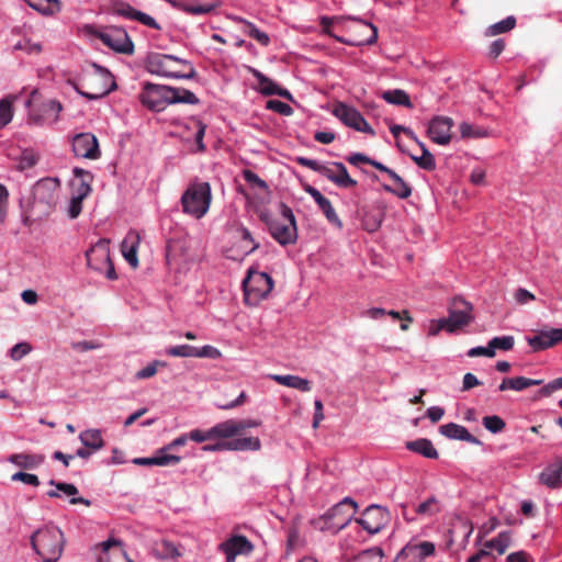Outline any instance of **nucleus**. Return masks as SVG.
Returning a JSON list of instances; mask_svg holds the SVG:
<instances>
[{"label":"nucleus","mask_w":562,"mask_h":562,"mask_svg":"<svg viewBox=\"0 0 562 562\" xmlns=\"http://www.w3.org/2000/svg\"><path fill=\"white\" fill-rule=\"evenodd\" d=\"M234 21L244 24V32L262 46H268L270 44L269 35L266 32L259 30L252 22L240 16H234Z\"/></svg>","instance_id":"nucleus-34"},{"label":"nucleus","mask_w":562,"mask_h":562,"mask_svg":"<svg viewBox=\"0 0 562 562\" xmlns=\"http://www.w3.org/2000/svg\"><path fill=\"white\" fill-rule=\"evenodd\" d=\"M12 481H20L27 485L38 486L40 480L35 474L26 473V472H16L12 475Z\"/></svg>","instance_id":"nucleus-54"},{"label":"nucleus","mask_w":562,"mask_h":562,"mask_svg":"<svg viewBox=\"0 0 562 562\" xmlns=\"http://www.w3.org/2000/svg\"><path fill=\"white\" fill-rule=\"evenodd\" d=\"M435 543L430 541H409L398 553V557L424 560L435 554Z\"/></svg>","instance_id":"nucleus-21"},{"label":"nucleus","mask_w":562,"mask_h":562,"mask_svg":"<svg viewBox=\"0 0 562 562\" xmlns=\"http://www.w3.org/2000/svg\"><path fill=\"white\" fill-rule=\"evenodd\" d=\"M244 179L252 186H256L260 189H267L266 181L251 170L244 171Z\"/></svg>","instance_id":"nucleus-61"},{"label":"nucleus","mask_w":562,"mask_h":562,"mask_svg":"<svg viewBox=\"0 0 562 562\" xmlns=\"http://www.w3.org/2000/svg\"><path fill=\"white\" fill-rule=\"evenodd\" d=\"M491 349L495 352L496 349L508 351L513 349L515 345V338L514 336L506 335V336H496L492 338L490 341Z\"/></svg>","instance_id":"nucleus-47"},{"label":"nucleus","mask_w":562,"mask_h":562,"mask_svg":"<svg viewBox=\"0 0 562 562\" xmlns=\"http://www.w3.org/2000/svg\"><path fill=\"white\" fill-rule=\"evenodd\" d=\"M346 160L356 167H359L360 164L370 165V162H372V158L362 153H351L346 157Z\"/></svg>","instance_id":"nucleus-58"},{"label":"nucleus","mask_w":562,"mask_h":562,"mask_svg":"<svg viewBox=\"0 0 562 562\" xmlns=\"http://www.w3.org/2000/svg\"><path fill=\"white\" fill-rule=\"evenodd\" d=\"M193 125L195 128L194 140H195V144L198 147V151L202 153L205 150V145H204L203 138L205 135L206 125L200 120H194Z\"/></svg>","instance_id":"nucleus-51"},{"label":"nucleus","mask_w":562,"mask_h":562,"mask_svg":"<svg viewBox=\"0 0 562 562\" xmlns=\"http://www.w3.org/2000/svg\"><path fill=\"white\" fill-rule=\"evenodd\" d=\"M220 548L222 551H233L236 554H249L254 550L252 543L241 535L232 536Z\"/></svg>","instance_id":"nucleus-29"},{"label":"nucleus","mask_w":562,"mask_h":562,"mask_svg":"<svg viewBox=\"0 0 562 562\" xmlns=\"http://www.w3.org/2000/svg\"><path fill=\"white\" fill-rule=\"evenodd\" d=\"M406 449L427 459H437L439 456L431 440L427 438H419L416 440L407 441Z\"/></svg>","instance_id":"nucleus-30"},{"label":"nucleus","mask_w":562,"mask_h":562,"mask_svg":"<svg viewBox=\"0 0 562 562\" xmlns=\"http://www.w3.org/2000/svg\"><path fill=\"white\" fill-rule=\"evenodd\" d=\"M29 7L37 11L38 13L52 16L61 10V3L59 0H24Z\"/></svg>","instance_id":"nucleus-33"},{"label":"nucleus","mask_w":562,"mask_h":562,"mask_svg":"<svg viewBox=\"0 0 562 562\" xmlns=\"http://www.w3.org/2000/svg\"><path fill=\"white\" fill-rule=\"evenodd\" d=\"M45 460L43 454L37 453H15L9 457V461L16 467L34 470L38 468Z\"/></svg>","instance_id":"nucleus-31"},{"label":"nucleus","mask_w":562,"mask_h":562,"mask_svg":"<svg viewBox=\"0 0 562 562\" xmlns=\"http://www.w3.org/2000/svg\"><path fill=\"white\" fill-rule=\"evenodd\" d=\"M169 451L166 449V446L160 448L156 454L154 456L155 465L157 467H168L176 465L181 461V457L176 454L167 453Z\"/></svg>","instance_id":"nucleus-45"},{"label":"nucleus","mask_w":562,"mask_h":562,"mask_svg":"<svg viewBox=\"0 0 562 562\" xmlns=\"http://www.w3.org/2000/svg\"><path fill=\"white\" fill-rule=\"evenodd\" d=\"M417 515L423 517H432L440 512L439 501L436 496H430L418 504L415 508Z\"/></svg>","instance_id":"nucleus-40"},{"label":"nucleus","mask_w":562,"mask_h":562,"mask_svg":"<svg viewBox=\"0 0 562 562\" xmlns=\"http://www.w3.org/2000/svg\"><path fill=\"white\" fill-rule=\"evenodd\" d=\"M391 520L387 508L378 505H369L355 521L359 524L369 535L379 533Z\"/></svg>","instance_id":"nucleus-9"},{"label":"nucleus","mask_w":562,"mask_h":562,"mask_svg":"<svg viewBox=\"0 0 562 562\" xmlns=\"http://www.w3.org/2000/svg\"><path fill=\"white\" fill-rule=\"evenodd\" d=\"M422 148V156H414L412 155V160L415 161V164L425 170L431 171L436 168V160L434 155L428 150V148L423 143H418Z\"/></svg>","instance_id":"nucleus-41"},{"label":"nucleus","mask_w":562,"mask_h":562,"mask_svg":"<svg viewBox=\"0 0 562 562\" xmlns=\"http://www.w3.org/2000/svg\"><path fill=\"white\" fill-rule=\"evenodd\" d=\"M114 12L124 19H127L131 21H137L140 24H143L149 29L157 30V31L161 30L160 24L151 15H149L140 10L135 9L127 2H124V1L116 2L114 4Z\"/></svg>","instance_id":"nucleus-15"},{"label":"nucleus","mask_w":562,"mask_h":562,"mask_svg":"<svg viewBox=\"0 0 562 562\" xmlns=\"http://www.w3.org/2000/svg\"><path fill=\"white\" fill-rule=\"evenodd\" d=\"M268 378L280 385L292 387L302 392H310L312 383L307 379L293 374H269Z\"/></svg>","instance_id":"nucleus-27"},{"label":"nucleus","mask_w":562,"mask_h":562,"mask_svg":"<svg viewBox=\"0 0 562 562\" xmlns=\"http://www.w3.org/2000/svg\"><path fill=\"white\" fill-rule=\"evenodd\" d=\"M236 233L238 234L243 243V246L246 248V254H251L259 248V243L255 240L252 234L247 227H245L244 225H239L236 228Z\"/></svg>","instance_id":"nucleus-43"},{"label":"nucleus","mask_w":562,"mask_h":562,"mask_svg":"<svg viewBox=\"0 0 562 562\" xmlns=\"http://www.w3.org/2000/svg\"><path fill=\"white\" fill-rule=\"evenodd\" d=\"M58 186L57 179L45 178L38 180L33 187L34 199L41 203L49 204L54 200V193Z\"/></svg>","instance_id":"nucleus-25"},{"label":"nucleus","mask_w":562,"mask_h":562,"mask_svg":"<svg viewBox=\"0 0 562 562\" xmlns=\"http://www.w3.org/2000/svg\"><path fill=\"white\" fill-rule=\"evenodd\" d=\"M72 151L77 157L98 159L101 155L97 137L91 133H80L72 138Z\"/></svg>","instance_id":"nucleus-14"},{"label":"nucleus","mask_w":562,"mask_h":562,"mask_svg":"<svg viewBox=\"0 0 562 562\" xmlns=\"http://www.w3.org/2000/svg\"><path fill=\"white\" fill-rule=\"evenodd\" d=\"M139 243V234L136 231L131 229L124 237L121 245L122 255L132 268L138 267L137 250Z\"/></svg>","instance_id":"nucleus-23"},{"label":"nucleus","mask_w":562,"mask_h":562,"mask_svg":"<svg viewBox=\"0 0 562 562\" xmlns=\"http://www.w3.org/2000/svg\"><path fill=\"white\" fill-rule=\"evenodd\" d=\"M357 509L358 504L353 498H342L321 517L324 521L322 529H333L335 532L342 530L353 519Z\"/></svg>","instance_id":"nucleus-8"},{"label":"nucleus","mask_w":562,"mask_h":562,"mask_svg":"<svg viewBox=\"0 0 562 562\" xmlns=\"http://www.w3.org/2000/svg\"><path fill=\"white\" fill-rule=\"evenodd\" d=\"M16 100V94H9L0 99V130L11 123L14 115L13 103Z\"/></svg>","instance_id":"nucleus-36"},{"label":"nucleus","mask_w":562,"mask_h":562,"mask_svg":"<svg viewBox=\"0 0 562 562\" xmlns=\"http://www.w3.org/2000/svg\"><path fill=\"white\" fill-rule=\"evenodd\" d=\"M86 258L88 266L97 271H103L104 266L109 265L110 247L109 240L100 239L90 249L86 251Z\"/></svg>","instance_id":"nucleus-17"},{"label":"nucleus","mask_w":562,"mask_h":562,"mask_svg":"<svg viewBox=\"0 0 562 562\" xmlns=\"http://www.w3.org/2000/svg\"><path fill=\"white\" fill-rule=\"evenodd\" d=\"M170 104H198L199 98L190 90L184 88H173L169 86Z\"/></svg>","instance_id":"nucleus-35"},{"label":"nucleus","mask_w":562,"mask_h":562,"mask_svg":"<svg viewBox=\"0 0 562 562\" xmlns=\"http://www.w3.org/2000/svg\"><path fill=\"white\" fill-rule=\"evenodd\" d=\"M448 324L447 322L445 321V317L442 318H438V319H432L430 322V326H429V330H428V334L430 336H436L438 335L441 330H446L448 331Z\"/></svg>","instance_id":"nucleus-62"},{"label":"nucleus","mask_w":562,"mask_h":562,"mask_svg":"<svg viewBox=\"0 0 562 562\" xmlns=\"http://www.w3.org/2000/svg\"><path fill=\"white\" fill-rule=\"evenodd\" d=\"M506 562H530V557L525 551L509 553Z\"/></svg>","instance_id":"nucleus-64"},{"label":"nucleus","mask_w":562,"mask_h":562,"mask_svg":"<svg viewBox=\"0 0 562 562\" xmlns=\"http://www.w3.org/2000/svg\"><path fill=\"white\" fill-rule=\"evenodd\" d=\"M280 218L268 229L270 236L281 246L296 243L299 234L296 220L292 209L283 202L279 203Z\"/></svg>","instance_id":"nucleus-7"},{"label":"nucleus","mask_w":562,"mask_h":562,"mask_svg":"<svg viewBox=\"0 0 562 562\" xmlns=\"http://www.w3.org/2000/svg\"><path fill=\"white\" fill-rule=\"evenodd\" d=\"M333 114L348 127L372 136L375 134L374 130L367 122L363 115L352 106L339 103L335 106Z\"/></svg>","instance_id":"nucleus-13"},{"label":"nucleus","mask_w":562,"mask_h":562,"mask_svg":"<svg viewBox=\"0 0 562 562\" xmlns=\"http://www.w3.org/2000/svg\"><path fill=\"white\" fill-rule=\"evenodd\" d=\"M243 430V426L237 424V420L228 419L214 425L209 428L211 440L214 439H226L236 436Z\"/></svg>","instance_id":"nucleus-26"},{"label":"nucleus","mask_w":562,"mask_h":562,"mask_svg":"<svg viewBox=\"0 0 562 562\" xmlns=\"http://www.w3.org/2000/svg\"><path fill=\"white\" fill-rule=\"evenodd\" d=\"M526 340L532 351L538 352L562 341V328H551L548 330H540L535 336L526 337Z\"/></svg>","instance_id":"nucleus-18"},{"label":"nucleus","mask_w":562,"mask_h":562,"mask_svg":"<svg viewBox=\"0 0 562 562\" xmlns=\"http://www.w3.org/2000/svg\"><path fill=\"white\" fill-rule=\"evenodd\" d=\"M560 389H562V376L554 379L553 381L543 385L542 389L539 391V393L542 396H549L551 393H553L554 391L560 390Z\"/></svg>","instance_id":"nucleus-63"},{"label":"nucleus","mask_w":562,"mask_h":562,"mask_svg":"<svg viewBox=\"0 0 562 562\" xmlns=\"http://www.w3.org/2000/svg\"><path fill=\"white\" fill-rule=\"evenodd\" d=\"M382 99L390 104L403 105L405 108H412L409 95L401 89L386 90L382 93Z\"/></svg>","instance_id":"nucleus-39"},{"label":"nucleus","mask_w":562,"mask_h":562,"mask_svg":"<svg viewBox=\"0 0 562 562\" xmlns=\"http://www.w3.org/2000/svg\"><path fill=\"white\" fill-rule=\"evenodd\" d=\"M515 25H516L515 16L509 15V16L505 18L504 20L490 25L485 31V35L495 36V35L502 34V33H506V32H509L510 30H513L515 27Z\"/></svg>","instance_id":"nucleus-42"},{"label":"nucleus","mask_w":562,"mask_h":562,"mask_svg":"<svg viewBox=\"0 0 562 562\" xmlns=\"http://www.w3.org/2000/svg\"><path fill=\"white\" fill-rule=\"evenodd\" d=\"M158 366H165V363L160 362L158 360H155V361L148 363L145 368L138 370L135 373V378L137 380H145V379H149V378L154 376L157 373Z\"/></svg>","instance_id":"nucleus-52"},{"label":"nucleus","mask_w":562,"mask_h":562,"mask_svg":"<svg viewBox=\"0 0 562 562\" xmlns=\"http://www.w3.org/2000/svg\"><path fill=\"white\" fill-rule=\"evenodd\" d=\"M266 109L274 111L284 116H290L293 114V109L288 103L277 99L268 100L266 103Z\"/></svg>","instance_id":"nucleus-49"},{"label":"nucleus","mask_w":562,"mask_h":562,"mask_svg":"<svg viewBox=\"0 0 562 562\" xmlns=\"http://www.w3.org/2000/svg\"><path fill=\"white\" fill-rule=\"evenodd\" d=\"M348 19L357 21V22L363 24L364 26H367V27H369L371 30V35L364 41V44L373 45L374 43H376V40H378V29H376V26L374 24H372L371 22L363 21L360 18H355V16L351 18V16H349Z\"/></svg>","instance_id":"nucleus-56"},{"label":"nucleus","mask_w":562,"mask_h":562,"mask_svg":"<svg viewBox=\"0 0 562 562\" xmlns=\"http://www.w3.org/2000/svg\"><path fill=\"white\" fill-rule=\"evenodd\" d=\"M86 30L89 35L100 40L113 52L124 55H133L134 43L125 29L120 26L98 29L93 25H87Z\"/></svg>","instance_id":"nucleus-6"},{"label":"nucleus","mask_w":562,"mask_h":562,"mask_svg":"<svg viewBox=\"0 0 562 562\" xmlns=\"http://www.w3.org/2000/svg\"><path fill=\"white\" fill-rule=\"evenodd\" d=\"M274 282L270 274L249 269L243 280L244 301L249 306H257L272 291Z\"/></svg>","instance_id":"nucleus-5"},{"label":"nucleus","mask_w":562,"mask_h":562,"mask_svg":"<svg viewBox=\"0 0 562 562\" xmlns=\"http://www.w3.org/2000/svg\"><path fill=\"white\" fill-rule=\"evenodd\" d=\"M140 103L154 112H162L170 105L169 86L146 82L139 93Z\"/></svg>","instance_id":"nucleus-10"},{"label":"nucleus","mask_w":562,"mask_h":562,"mask_svg":"<svg viewBox=\"0 0 562 562\" xmlns=\"http://www.w3.org/2000/svg\"><path fill=\"white\" fill-rule=\"evenodd\" d=\"M305 192L308 193L310 196L315 201L318 209L323 212L326 220L330 224L335 225L338 228L342 227V222L339 218V216L337 215L331 202L325 195H323L319 192V190H317L316 188H314L312 186H307L305 188Z\"/></svg>","instance_id":"nucleus-20"},{"label":"nucleus","mask_w":562,"mask_h":562,"mask_svg":"<svg viewBox=\"0 0 562 562\" xmlns=\"http://www.w3.org/2000/svg\"><path fill=\"white\" fill-rule=\"evenodd\" d=\"M394 182V187L383 184V189L396 195L400 199H407L412 194V188L404 181V179L395 172L391 178Z\"/></svg>","instance_id":"nucleus-38"},{"label":"nucleus","mask_w":562,"mask_h":562,"mask_svg":"<svg viewBox=\"0 0 562 562\" xmlns=\"http://www.w3.org/2000/svg\"><path fill=\"white\" fill-rule=\"evenodd\" d=\"M562 476V458H557L540 473L539 480L548 487H557L561 483Z\"/></svg>","instance_id":"nucleus-28"},{"label":"nucleus","mask_w":562,"mask_h":562,"mask_svg":"<svg viewBox=\"0 0 562 562\" xmlns=\"http://www.w3.org/2000/svg\"><path fill=\"white\" fill-rule=\"evenodd\" d=\"M74 178L70 181V188L74 196L78 199H86L91 192L90 182L92 175L81 168H74Z\"/></svg>","instance_id":"nucleus-22"},{"label":"nucleus","mask_w":562,"mask_h":562,"mask_svg":"<svg viewBox=\"0 0 562 562\" xmlns=\"http://www.w3.org/2000/svg\"><path fill=\"white\" fill-rule=\"evenodd\" d=\"M452 120L446 116L434 117L428 126V135L438 145H447L451 140Z\"/></svg>","instance_id":"nucleus-19"},{"label":"nucleus","mask_w":562,"mask_h":562,"mask_svg":"<svg viewBox=\"0 0 562 562\" xmlns=\"http://www.w3.org/2000/svg\"><path fill=\"white\" fill-rule=\"evenodd\" d=\"M296 162L302 167L319 173L340 189H348L357 186V181L349 176L346 166L340 161L323 162L316 159L299 156L296 157Z\"/></svg>","instance_id":"nucleus-4"},{"label":"nucleus","mask_w":562,"mask_h":562,"mask_svg":"<svg viewBox=\"0 0 562 562\" xmlns=\"http://www.w3.org/2000/svg\"><path fill=\"white\" fill-rule=\"evenodd\" d=\"M32 351V346L29 342L22 341L15 344L9 351V356L13 361H20L23 357Z\"/></svg>","instance_id":"nucleus-50"},{"label":"nucleus","mask_w":562,"mask_h":562,"mask_svg":"<svg viewBox=\"0 0 562 562\" xmlns=\"http://www.w3.org/2000/svg\"><path fill=\"white\" fill-rule=\"evenodd\" d=\"M472 305L462 297H454L449 306V316L445 317L449 328L448 333L453 334L460 328L469 325L472 319Z\"/></svg>","instance_id":"nucleus-11"},{"label":"nucleus","mask_w":562,"mask_h":562,"mask_svg":"<svg viewBox=\"0 0 562 562\" xmlns=\"http://www.w3.org/2000/svg\"><path fill=\"white\" fill-rule=\"evenodd\" d=\"M196 347L191 345L170 346L165 349V353L169 357L195 358Z\"/></svg>","instance_id":"nucleus-44"},{"label":"nucleus","mask_w":562,"mask_h":562,"mask_svg":"<svg viewBox=\"0 0 562 562\" xmlns=\"http://www.w3.org/2000/svg\"><path fill=\"white\" fill-rule=\"evenodd\" d=\"M439 432H440V435H442L443 437H446L448 439L467 441V442H470L473 445L481 443V441L476 437L471 435L464 426H461L456 423H448V424L441 425L439 427Z\"/></svg>","instance_id":"nucleus-24"},{"label":"nucleus","mask_w":562,"mask_h":562,"mask_svg":"<svg viewBox=\"0 0 562 562\" xmlns=\"http://www.w3.org/2000/svg\"><path fill=\"white\" fill-rule=\"evenodd\" d=\"M261 442L258 437L236 438L228 441V450L231 451H258Z\"/></svg>","instance_id":"nucleus-37"},{"label":"nucleus","mask_w":562,"mask_h":562,"mask_svg":"<svg viewBox=\"0 0 562 562\" xmlns=\"http://www.w3.org/2000/svg\"><path fill=\"white\" fill-rule=\"evenodd\" d=\"M482 424L492 434H499L506 427L504 419L497 415L483 417Z\"/></svg>","instance_id":"nucleus-48"},{"label":"nucleus","mask_w":562,"mask_h":562,"mask_svg":"<svg viewBox=\"0 0 562 562\" xmlns=\"http://www.w3.org/2000/svg\"><path fill=\"white\" fill-rule=\"evenodd\" d=\"M82 201L83 199H78L77 196L71 195L68 207V215L70 218L74 220L79 216L82 210Z\"/></svg>","instance_id":"nucleus-59"},{"label":"nucleus","mask_w":562,"mask_h":562,"mask_svg":"<svg viewBox=\"0 0 562 562\" xmlns=\"http://www.w3.org/2000/svg\"><path fill=\"white\" fill-rule=\"evenodd\" d=\"M248 70L257 80V90L259 93L262 95H279L293 101V95L288 89L279 87L276 81L254 67H249Z\"/></svg>","instance_id":"nucleus-16"},{"label":"nucleus","mask_w":562,"mask_h":562,"mask_svg":"<svg viewBox=\"0 0 562 562\" xmlns=\"http://www.w3.org/2000/svg\"><path fill=\"white\" fill-rule=\"evenodd\" d=\"M64 543L61 530L53 524L45 525L31 537L32 548L43 562H57L61 555Z\"/></svg>","instance_id":"nucleus-1"},{"label":"nucleus","mask_w":562,"mask_h":562,"mask_svg":"<svg viewBox=\"0 0 562 562\" xmlns=\"http://www.w3.org/2000/svg\"><path fill=\"white\" fill-rule=\"evenodd\" d=\"M165 58L166 56H164V54L160 53L148 54L145 59V69L149 74L170 79H193L196 76V71L193 66H191V70L189 74L171 71L169 67V61H167Z\"/></svg>","instance_id":"nucleus-12"},{"label":"nucleus","mask_w":562,"mask_h":562,"mask_svg":"<svg viewBox=\"0 0 562 562\" xmlns=\"http://www.w3.org/2000/svg\"><path fill=\"white\" fill-rule=\"evenodd\" d=\"M79 440L83 447L92 451H99L104 446V440L100 429H86L79 434Z\"/></svg>","instance_id":"nucleus-32"},{"label":"nucleus","mask_w":562,"mask_h":562,"mask_svg":"<svg viewBox=\"0 0 562 562\" xmlns=\"http://www.w3.org/2000/svg\"><path fill=\"white\" fill-rule=\"evenodd\" d=\"M221 357L222 352L214 346L205 345L203 347H196L195 358L218 359Z\"/></svg>","instance_id":"nucleus-53"},{"label":"nucleus","mask_w":562,"mask_h":562,"mask_svg":"<svg viewBox=\"0 0 562 562\" xmlns=\"http://www.w3.org/2000/svg\"><path fill=\"white\" fill-rule=\"evenodd\" d=\"M49 484L54 485L58 491L65 493L66 495L75 496L78 494V488L74 484L56 482L55 480H50Z\"/></svg>","instance_id":"nucleus-60"},{"label":"nucleus","mask_w":562,"mask_h":562,"mask_svg":"<svg viewBox=\"0 0 562 562\" xmlns=\"http://www.w3.org/2000/svg\"><path fill=\"white\" fill-rule=\"evenodd\" d=\"M38 90L33 89L24 105L27 110V124L34 126H44L55 124L59 120L63 105L59 101L49 99L36 103Z\"/></svg>","instance_id":"nucleus-3"},{"label":"nucleus","mask_w":562,"mask_h":562,"mask_svg":"<svg viewBox=\"0 0 562 562\" xmlns=\"http://www.w3.org/2000/svg\"><path fill=\"white\" fill-rule=\"evenodd\" d=\"M187 434H188L189 440H192L198 443L211 440L209 429L202 430V429L195 428Z\"/></svg>","instance_id":"nucleus-57"},{"label":"nucleus","mask_w":562,"mask_h":562,"mask_svg":"<svg viewBox=\"0 0 562 562\" xmlns=\"http://www.w3.org/2000/svg\"><path fill=\"white\" fill-rule=\"evenodd\" d=\"M467 356L471 357V358L481 357V356L492 358L495 356V352L491 349V346L488 342L486 347L477 346V347H473V348L469 349L467 352Z\"/></svg>","instance_id":"nucleus-55"},{"label":"nucleus","mask_w":562,"mask_h":562,"mask_svg":"<svg viewBox=\"0 0 562 562\" xmlns=\"http://www.w3.org/2000/svg\"><path fill=\"white\" fill-rule=\"evenodd\" d=\"M212 190L209 182H193L182 193L180 203L182 212L195 220L202 218L209 211Z\"/></svg>","instance_id":"nucleus-2"},{"label":"nucleus","mask_w":562,"mask_h":562,"mask_svg":"<svg viewBox=\"0 0 562 562\" xmlns=\"http://www.w3.org/2000/svg\"><path fill=\"white\" fill-rule=\"evenodd\" d=\"M510 537L507 532H501L497 537L485 542V548L494 549L499 554H503L509 547Z\"/></svg>","instance_id":"nucleus-46"}]
</instances>
